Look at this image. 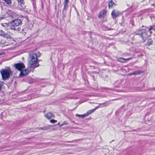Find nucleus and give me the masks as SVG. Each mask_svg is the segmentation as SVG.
Segmentation results:
<instances>
[{
    "mask_svg": "<svg viewBox=\"0 0 155 155\" xmlns=\"http://www.w3.org/2000/svg\"><path fill=\"white\" fill-rule=\"evenodd\" d=\"M30 60L29 61L28 67L35 68L39 66L37 55L35 53L29 54Z\"/></svg>",
    "mask_w": 155,
    "mask_h": 155,
    "instance_id": "1",
    "label": "nucleus"
},
{
    "mask_svg": "<svg viewBox=\"0 0 155 155\" xmlns=\"http://www.w3.org/2000/svg\"><path fill=\"white\" fill-rule=\"evenodd\" d=\"M21 24L22 22L19 19L13 20L10 22V25L11 27V29L16 31H20V29L19 27L17 28H16V27L21 25Z\"/></svg>",
    "mask_w": 155,
    "mask_h": 155,
    "instance_id": "2",
    "label": "nucleus"
},
{
    "mask_svg": "<svg viewBox=\"0 0 155 155\" xmlns=\"http://www.w3.org/2000/svg\"><path fill=\"white\" fill-rule=\"evenodd\" d=\"M3 80H5L8 79L12 72L11 69L8 68L7 69H2L0 71Z\"/></svg>",
    "mask_w": 155,
    "mask_h": 155,
    "instance_id": "3",
    "label": "nucleus"
},
{
    "mask_svg": "<svg viewBox=\"0 0 155 155\" xmlns=\"http://www.w3.org/2000/svg\"><path fill=\"white\" fill-rule=\"evenodd\" d=\"M14 67L16 69L20 71L25 68V65L23 63L16 64H14Z\"/></svg>",
    "mask_w": 155,
    "mask_h": 155,
    "instance_id": "4",
    "label": "nucleus"
},
{
    "mask_svg": "<svg viewBox=\"0 0 155 155\" xmlns=\"http://www.w3.org/2000/svg\"><path fill=\"white\" fill-rule=\"evenodd\" d=\"M145 31V30L144 29H142L141 30H139L138 31L137 34L140 35L143 39H144L147 37V35L144 33Z\"/></svg>",
    "mask_w": 155,
    "mask_h": 155,
    "instance_id": "5",
    "label": "nucleus"
},
{
    "mask_svg": "<svg viewBox=\"0 0 155 155\" xmlns=\"http://www.w3.org/2000/svg\"><path fill=\"white\" fill-rule=\"evenodd\" d=\"M120 12L117 10H113L111 12V15L113 19H115L120 15Z\"/></svg>",
    "mask_w": 155,
    "mask_h": 155,
    "instance_id": "6",
    "label": "nucleus"
},
{
    "mask_svg": "<svg viewBox=\"0 0 155 155\" xmlns=\"http://www.w3.org/2000/svg\"><path fill=\"white\" fill-rule=\"evenodd\" d=\"M18 7L21 10L24 9L25 7V5L24 2L23 0H20L18 1Z\"/></svg>",
    "mask_w": 155,
    "mask_h": 155,
    "instance_id": "7",
    "label": "nucleus"
},
{
    "mask_svg": "<svg viewBox=\"0 0 155 155\" xmlns=\"http://www.w3.org/2000/svg\"><path fill=\"white\" fill-rule=\"evenodd\" d=\"M30 72L28 69H26L24 70H22L20 72V76H24L26 75Z\"/></svg>",
    "mask_w": 155,
    "mask_h": 155,
    "instance_id": "8",
    "label": "nucleus"
},
{
    "mask_svg": "<svg viewBox=\"0 0 155 155\" xmlns=\"http://www.w3.org/2000/svg\"><path fill=\"white\" fill-rule=\"evenodd\" d=\"M106 11L105 10H103L101 12L99 13L98 16L99 19H102L104 18V16L106 15Z\"/></svg>",
    "mask_w": 155,
    "mask_h": 155,
    "instance_id": "9",
    "label": "nucleus"
},
{
    "mask_svg": "<svg viewBox=\"0 0 155 155\" xmlns=\"http://www.w3.org/2000/svg\"><path fill=\"white\" fill-rule=\"evenodd\" d=\"M10 22L9 23H2V25L3 26L5 29L7 30L11 29V26L10 25Z\"/></svg>",
    "mask_w": 155,
    "mask_h": 155,
    "instance_id": "10",
    "label": "nucleus"
},
{
    "mask_svg": "<svg viewBox=\"0 0 155 155\" xmlns=\"http://www.w3.org/2000/svg\"><path fill=\"white\" fill-rule=\"evenodd\" d=\"M45 117L49 119L52 117H54V116L51 113L49 112L45 114Z\"/></svg>",
    "mask_w": 155,
    "mask_h": 155,
    "instance_id": "11",
    "label": "nucleus"
},
{
    "mask_svg": "<svg viewBox=\"0 0 155 155\" xmlns=\"http://www.w3.org/2000/svg\"><path fill=\"white\" fill-rule=\"evenodd\" d=\"M131 58H130L127 59H124V58H120L118 59L117 61H119L122 63H125L126 62V61L129 60L131 59Z\"/></svg>",
    "mask_w": 155,
    "mask_h": 155,
    "instance_id": "12",
    "label": "nucleus"
},
{
    "mask_svg": "<svg viewBox=\"0 0 155 155\" xmlns=\"http://www.w3.org/2000/svg\"><path fill=\"white\" fill-rule=\"evenodd\" d=\"M101 105H103V106H107L108 105V104L107 103H102V104H99V105L98 106L96 107L94 109H95V110L96 109H97L99 107H101Z\"/></svg>",
    "mask_w": 155,
    "mask_h": 155,
    "instance_id": "13",
    "label": "nucleus"
},
{
    "mask_svg": "<svg viewBox=\"0 0 155 155\" xmlns=\"http://www.w3.org/2000/svg\"><path fill=\"white\" fill-rule=\"evenodd\" d=\"M69 0H64V9H65L67 7V4L68 3Z\"/></svg>",
    "mask_w": 155,
    "mask_h": 155,
    "instance_id": "14",
    "label": "nucleus"
},
{
    "mask_svg": "<svg viewBox=\"0 0 155 155\" xmlns=\"http://www.w3.org/2000/svg\"><path fill=\"white\" fill-rule=\"evenodd\" d=\"M114 5V3L112 1H110L109 3L108 6L109 8H112L113 6Z\"/></svg>",
    "mask_w": 155,
    "mask_h": 155,
    "instance_id": "15",
    "label": "nucleus"
},
{
    "mask_svg": "<svg viewBox=\"0 0 155 155\" xmlns=\"http://www.w3.org/2000/svg\"><path fill=\"white\" fill-rule=\"evenodd\" d=\"M151 30H155V26H150V28L148 29L149 31L150 32V33H151Z\"/></svg>",
    "mask_w": 155,
    "mask_h": 155,
    "instance_id": "16",
    "label": "nucleus"
},
{
    "mask_svg": "<svg viewBox=\"0 0 155 155\" xmlns=\"http://www.w3.org/2000/svg\"><path fill=\"white\" fill-rule=\"evenodd\" d=\"M95 111V109H92L88 111L87 112L88 115L91 114Z\"/></svg>",
    "mask_w": 155,
    "mask_h": 155,
    "instance_id": "17",
    "label": "nucleus"
},
{
    "mask_svg": "<svg viewBox=\"0 0 155 155\" xmlns=\"http://www.w3.org/2000/svg\"><path fill=\"white\" fill-rule=\"evenodd\" d=\"M3 37L6 38H11L7 33H4Z\"/></svg>",
    "mask_w": 155,
    "mask_h": 155,
    "instance_id": "18",
    "label": "nucleus"
},
{
    "mask_svg": "<svg viewBox=\"0 0 155 155\" xmlns=\"http://www.w3.org/2000/svg\"><path fill=\"white\" fill-rule=\"evenodd\" d=\"M139 74V73L138 72H135L132 73H131L129 74L130 75H136L138 74Z\"/></svg>",
    "mask_w": 155,
    "mask_h": 155,
    "instance_id": "19",
    "label": "nucleus"
},
{
    "mask_svg": "<svg viewBox=\"0 0 155 155\" xmlns=\"http://www.w3.org/2000/svg\"><path fill=\"white\" fill-rule=\"evenodd\" d=\"M49 127H50V126H49L48 127H43L40 128L39 129H41L43 130H47L48 128H49Z\"/></svg>",
    "mask_w": 155,
    "mask_h": 155,
    "instance_id": "20",
    "label": "nucleus"
},
{
    "mask_svg": "<svg viewBox=\"0 0 155 155\" xmlns=\"http://www.w3.org/2000/svg\"><path fill=\"white\" fill-rule=\"evenodd\" d=\"M11 38L13 35V34L10 32L8 31L6 33Z\"/></svg>",
    "mask_w": 155,
    "mask_h": 155,
    "instance_id": "21",
    "label": "nucleus"
},
{
    "mask_svg": "<svg viewBox=\"0 0 155 155\" xmlns=\"http://www.w3.org/2000/svg\"><path fill=\"white\" fill-rule=\"evenodd\" d=\"M5 32L2 30H0V35L3 36Z\"/></svg>",
    "mask_w": 155,
    "mask_h": 155,
    "instance_id": "22",
    "label": "nucleus"
},
{
    "mask_svg": "<svg viewBox=\"0 0 155 155\" xmlns=\"http://www.w3.org/2000/svg\"><path fill=\"white\" fill-rule=\"evenodd\" d=\"M50 122L52 123H54L57 122V120H54V119H51L50 120Z\"/></svg>",
    "mask_w": 155,
    "mask_h": 155,
    "instance_id": "23",
    "label": "nucleus"
},
{
    "mask_svg": "<svg viewBox=\"0 0 155 155\" xmlns=\"http://www.w3.org/2000/svg\"><path fill=\"white\" fill-rule=\"evenodd\" d=\"M152 42V41H151V40H149L148 41V43L149 45H150L151 44V43Z\"/></svg>",
    "mask_w": 155,
    "mask_h": 155,
    "instance_id": "24",
    "label": "nucleus"
},
{
    "mask_svg": "<svg viewBox=\"0 0 155 155\" xmlns=\"http://www.w3.org/2000/svg\"><path fill=\"white\" fill-rule=\"evenodd\" d=\"M4 55V54L3 53H0V58L3 57Z\"/></svg>",
    "mask_w": 155,
    "mask_h": 155,
    "instance_id": "25",
    "label": "nucleus"
},
{
    "mask_svg": "<svg viewBox=\"0 0 155 155\" xmlns=\"http://www.w3.org/2000/svg\"><path fill=\"white\" fill-rule=\"evenodd\" d=\"M88 115L87 112L86 113L84 114V117H87V116Z\"/></svg>",
    "mask_w": 155,
    "mask_h": 155,
    "instance_id": "26",
    "label": "nucleus"
},
{
    "mask_svg": "<svg viewBox=\"0 0 155 155\" xmlns=\"http://www.w3.org/2000/svg\"><path fill=\"white\" fill-rule=\"evenodd\" d=\"M63 125H67L68 124V123L67 122L65 121L63 122Z\"/></svg>",
    "mask_w": 155,
    "mask_h": 155,
    "instance_id": "27",
    "label": "nucleus"
},
{
    "mask_svg": "<svg viewBox=\"0 0 155 155\" xmlns=\"http://www.w3.org/2000/svg\"><path fill=\"white\" fill-rule=\"evenodd\" d=\"M76 116H77L78 117H81V115L76 114Z\"/></svg>",
    "mask_w": 155,
    "mask_h": 155,
    "instance_id": "28",
    "label": "nucleus"
},
{
    "mask_svg": "<svg viewBox=\"0 0 155 155\" xmlns=\"http://www.w3.org/2000/svg\"><path fill=\"white\" fill-rule=\"evenodd\" d=\"M2 82L1 81H0V90L1 89V85L2 84Z\"/></svg>",
    "mask_w": 155,
    "mask_h": 155,
    "instance_id": "29",
    "label": "nucleus"
},
{
    "mask_svg": "<svg viewBox=\"0 0 155 155\" xmlns=\"http://www.w3.org/2000/svg\"><path fill=\"white\" fill-rule=\"evenodd\" d=\"M58 125H59L60 126H61H61H63V124H60L59 123H58Z\"/></svg>",
    "mask_w": 155,
    "mask_h": 155,
    "instance_id": "30",
    "label": "nucleus"
},
{
    "mask_svg": "<svg viewBox=\"0 0 155 155\" xmlns=\"http://www.w3.org/2000/svg\"><path fill=\"white\" fill-rule=\"evenodd\" d=\"M81 117L82 118H83L84 117H84V114L82 115H81Z\"/></svg>",
    "mask_w": 155,
    "mask_h": 155,
    "instance_id": "31",
    "label": "nucleus"
},
{
    "mask_svg": "<svg viewBox=\"0 0 155 155\" xmlns=\"http://www.w3.org/2000/svg\"><path fill=\"white\" fill-rule=\"evenodd\" d=\"M101 107H104V106H103V105H101Z\"/></svg>",
    "mask_w": 155,
    "mask_h": 155,
    "instance_id": "32",
    "label": "nucleus"
},
{
    "mask_svg": "<svg viewBox=\"0 0 155 155\" xmlns=\"http://www.w3.org/2000/svg\"><path fill=\"white\" fill-rule=\"evenodd\" d=\"M154 7H155V5H154Z\"/></svg>",
    "mask_w": 155,
    "mask_h": 155,
    "instance_id": "33",
    "label": "nucleus"
}]
</instances>
